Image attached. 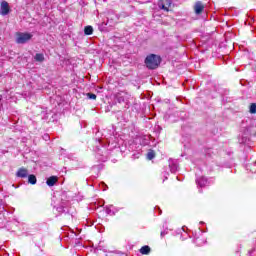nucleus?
I'll return each mask as SVG.
<instances>
[{
	"instance_id": "f257e3e1",
	"label": "nucleus",
	"mask_w": 256,
	"mask_h": 256,
	"mask_svg": "<svg viewBox=\"0 0 256 256\" xmlns=\"http://www.w3.org/2000/svg\"><path fill=\"white\" fill-rule=\"evenodd\" d=\"M193 19L194 21H201V27H203V22L207 19V9H205V3L202 1L194 3Z\"/></svg>"
},
{
	"instance_id": "f03ea898",
	"label": "nucleus",
	"mask_w": 256,
	"mask_h": 256,
	"mask_svg": "<svg viewBox=\"0 0 256 256\" xmlns=\"http://www.w3.org/2000/svg\"><path fill=\"white\" fill-rule=\"evenodd\" d=\"M145 65L148 69H157L161 65V56L150 54L145 59Z\"/></svg>"
},
{
	"instance_id": "7ed1b4c3",
	"label": "nucleus",
	"mask_w": 256,
	"mask_h": 256,
	"mask_svg": "<svg viewBox=\"0 0 256 256\" xmlns=\"http://www.w3.org/2000/svg\"><path fill=\"white\" fill-rule=\"evenodd\" d=\"M107 22L106 25H109V27H113L117 21H119V17L117 14L113 13V11H109L106 15Z\"/></svg>"
},
{
	"instance_id": "20e7f679",
	"label": "nucleus",
	"mask_w": 256,
	"mask_h": 256,
	"mask_svg": "<svg viewBox=\"0 0 256 256\" xmlns=\"http://www.w3.org/2000/svg\"><path fill=\"white\" fill-rule=\"evenodd\" d=\"M11 13V8L9 7V3L3 0L0 4V15L3 17L9 15Z\"/></svg>"
},
{
	"instance_id": "39448f33",
	"label": "nucleus",
	"mask_w": 256,
	"mask_h": 256,
	"mask_svg": "<svg viewBox=\"0 0 256 256\" xmlns=\"http://www.w3.org/2000/svg\"><path fill=\"white\" fill-rule=\"evenodd\" d=\"M31 37H33V35L29 33H20L16 38V43L23 45L24 43H27V41L31 40Z\"/></svg>"
},
{
	"instance_id": "423d86ee",
	"label": "nucleus",
	"mask_w": 256,
	"mask_h": 256,
	"mask_svg": "<svg viewBox=\"0 0 256 256\" xmlns=\"http://www.w3.org/2000/svg\"><path fill=\"white\" fill-rule=\"evenodd\" d=\"M172 3V0H160L158 6L160 9H163V11H169V7H171Z\"/></svg>"
},
{
	"instance_id": "0eeeda50",
	"label": "nucleus",
	"mask_w": 256,
	"mask_h": 256,
	"mask_svg": "<svg viewBox=\"0 0 256 256\" xmlns=\"http://www.w3.org/2000/svg\"><path fill=\"white\" fill-rule=\"evenodd\" d=\"M169 169L171 173H177V171H179V163L177 160H169Z\"/></svg>"
},
{
	"instance_id": "6e6552de",
	"label": "nucleus",
	"mask_w": 256,
	"mask_h": 256,
	"mask_svg": "<svg viewBox=\"0 0 256 256\" xmlns=\"http://www.w3.org/2000/svg\"><path fill=\"white\" fill-rule=\"evenodd\" d=\"M16 177H19L20 179H26V177H29V170L27 168H20L16 172Z\"/></svg>"
},
{
	"instance_id": "1a4fd4ad",
	"label": "nucleus",
	"mask_w": 256,
	"mask_h": 256,
	"mask_svg": "<svg viewBox=\"0 0 256 256\" xmlns=\"http://www.w3.org/2000/svg\"><path fill=\"white\" fill-rule=\"evenodd\" d=\"M192 153H193V150L191 149V145L187 143V139H184V153L181 154V157L191 155Z\"/></svg>"
},
{
	"instance_id": "9d476101",
	"label": "nucleus",
	"mask_w": 256,
	"mask_h": 256,
	"mask_svg": "<svg viewBox=\"0 0 256 256\" xmlns=\"http://www.w3.org/2000/svg\"><path fill=\"white\" fill-rule=\"evenodd\" d=\"M196 183L200 187H206L208 181H207V178H205L204 176H201L200 178H197Z\"/></svg>"
},
{
	"instance_id": "9b49d317",
	"label": "nucleus",
	"mask_w": 256,
	"mask_h": 256,
	"mask_svg": "<svg viewBox=\"0 0 256 256\" xmlns=\"http://www.w3.org/2000/svg\"><path fill=\"white\" fill-rule=\"evenodd\" d=\"M125 93H118L115 95V101H117V103H125Z\"/></svg>"
},
{
	"instance_id": "f8f14e48",
	"label": "nucleus",
	"mask_w": 256,
	"mask_h": 256,
	"mask_svg": "<svg viewBox=\"0 0 256 256\" xmlns=\"http://www.w3.org/2000/svg\"><path fill=\"white\" fill-rule=\"evenodd\" d=\"M55 183H57V176H51L46 181V185H48V187H53Z\"/></svg>"
},
{
	"instance_id": "ddd939ff",
	"label": "nucleus",
	"mask_w": 256,
	"mask_h": 256,
	"mask_svg": "<svg viewBox=\"0 0 256 256\" xmlns=\"http://www.w3.org/2000/svg\"><path fill=\"white\" fill-rule=\"evenodd\" d=\"M35 61H37L38 63H43L45 61V55H43V53H37L34 56Z\"/></svg>"
},
{
	"instance_id": "4468645a",
	"label": "nucleus",
	"mask_w": 256,
	"mask_h": 256,
	"mask_svg": "<svg viewBox=\"0 0 256 256\" xmlns=\"http://www.w3.org/2000/svg\"><path fill=\"white\" fill-rule=\"evenodd\" d=\"M140 253H141V255H149L151 253V247H149L148 245L143 246L140 249Z\"/></svg>"
},
{
	"instance_id": "2eb2a0df",
	"label": "nucleus",
	"mask_w": 256,
	"mask_h": 256,
	"mask_svg": "<svg viewBox=\"0 0 256 256\" xmlns=\"http://www.w3.org/2000/svg\"><path fill=\"white\" fill-rule=\"evenodd\" d=\"M28 183H30V185H36L37 177L33 174L28 175Z\"/></svg>"
},
{
	"instance_id": "dca6fc26",
	"label": "nucleus",
	"mask_w": 256,
	"mask_h": 256,
	"mask_svg": "<svg viewBox=\"0 0 256 256\" xmlns=\"http://www.w3.org/2000/svg\"><path fill=\"white\" fill-rule=\"evenodd\" d=\"M84 34L85 35H93V26H86L84 28Z\"/></svg>"
},
{
	"instance_id": "f3484780",
	"label": "nucleus",
	"mask_w": 256,
	"mask_h": 256,
	"mask_svg": "<svg viewBox=\"0 0 256 256\" xmlns=\"http://www.w3.org/2000/svg\"><path fill=\"white\" fill-rule=\"evenodd\" d=\"M249 113H251L252 115L256 114V103L250 104Z\"/></svg>"
},
{
	"instance_id": "a211bd4d",
	"label": "nucleus",
	"mask_w": 256,
	"mask_h": 256,
	"mask_svg": "<svg viewBox=\"0 0 256 256\" xmlns=\"http://www.w3.org/2000/svg\"><path fill=\"white\" fill-rule=\"evenodd\" d=\"M147 159H148L149 161L155 159V151L150 150V151L147 153Z\"/></svg>"
},
{
	"instance_id": "6ab92c4d",
	"label": "nucleus",
	"mask_w": 256,
	"mask_h": 256,
	"mask_svg": "<svg viewBox=\"0 0 256 256\" xmlns=\"http://www.w3.org/2000/svg\"><path fill=\"white\" fill-rule=\"evenodd\" d=\"M112 206H106V213L107 215H115V212L111 210Z\"/></svg>"
},
{
	"instance_id": "aec40b11",
	"label": "nucleus",
	"mask_w": 256,
	"mask_h": 256,
	"mask_svg": "<svg viewBox=\"0 0 256 256\" xmlns=\"http://www.w3.org/2000/svg\"><path fill=\"white\" fill-rule=\"evenodd\" d=\"M87 97H88V99H93V100L97 99V95H95L93 93H87Z\"/></svg>"
},
{
	"instance_id": "412c9836",
	"label": "nucleus",
	"mask_w": 256,
	"mask_h": 256,
	"mask_svg": "<svg viewBox=\"0 0 256 256\" xmlns=\"http://www.w3.org/2000/svg\"><path fill=\"white\" fill-rule=\"evenodd\" d=\"M57 211H58V213H67V211H65V207H63V206L57 207Z\"/></svg>"
},
{
	"instance_id": "4be33fe9",
	"label": "nucleus",
	"mask_w": 256,
	"mask_h": 256,
	"mask_svg": "<svg viewBox=\"0 0 256 256\" xmlns=\"http://www.w3.org/2000/svg\"><path fill=\"white\" fill-rule=\"evenodd\" d=\"M167 233H169L168 231L164 230L160 233V237H165V235H167Z\"/></svg>"
},
{
	"instance_id": "5701e85b",
	"label": "nucleus",
	"mask_w": 256,
	"mask_h": 256,
	"mask_svg": "<svg viewBox=\"0 0 256 256\" xmlns=\"http://www.w3.org/2000/svg\"><path fill=\"white\" fill-rule=\"evenodd\" d=\"M43 139L44 141H49V134H44Z\"/></svg>"
},
{
	"instance_id": "b1692460",
	"label": "nucleus",
	"mask_w": 256,
	"mask_h": 256,
	"mask_svg": "<svg viewBox=\"0 0 256 256\" xmlns=\"http://www.w3.org/2000/svg\"><path fill=\"white\" fill-rule=\"evenodd\" d=\"M163 175H164L165 179H168V177H169V172H164Z\"/></svg>"
},
{
	"instance_id": "393cba45",
	"label": "nucleus",
	"mask_w": 256,
	"mask_h": 256,
	"mask_svg": "<svg viewBox=\"0 0 256 256\" xmlns=\"http://www.w3.org/2000/svg\"><path fill=\"white\" fill-rule=\"evenodd\" d=\"M131 107V105L129 104V102H126L125 108L129 109Z\"/></svg>"
},
{
	"instance_id": "a878e982",
	"label": "nucleus",
	"mask_w": 256,
	"mask_h": 256,
	"mask_svg": "<svg viewBox=\"0 0 256 256\" xmlns=\"http://www.w3.org/2000/svg\"><path fill=\"white\" fill-rule=\"evenodd\" d=\"M1 209H5L4 207H3V202L2 201H0V211H1Z\"/></svg>"
},
{
	"instance_id": "bb28decb",
	"label": "nucleus",
	"mask_w": 256,
	"mask_h": 256,
	"mask_svg": "<svg viewBox=\"0 0 256 256\" xmlns=\"http://www.w3.org/2000/svg\"><path fill=\"white\" fill-rule=\"evenodd\" d=\"M196 31H201L200 29H196Z\"/></svg>"
}]
</instances>
